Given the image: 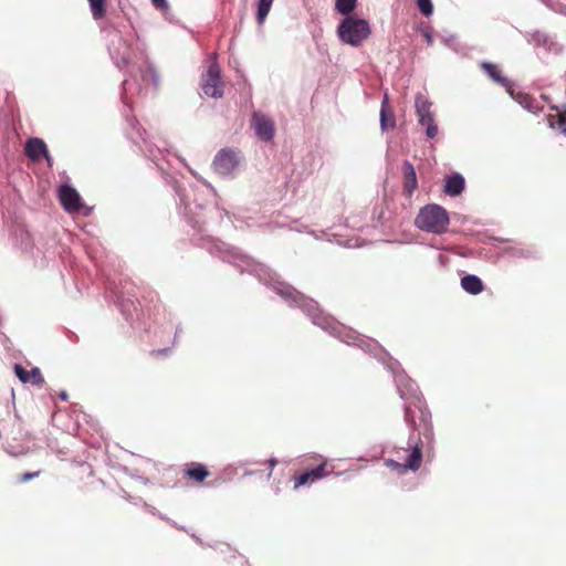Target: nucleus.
<instances>
[{"instance_id": "nucleus-1", "label": "nucleus", "mask_w": 566, "mask_h": 566, "mask_svg": "<svg viewBox=\"0 0 566 566\" xmlns=\"http://www.w3.org/2000/svg\"><path fill=\"white\" fill-rule=\"evenodd\" d=\"M449 223L450 218L447 210L436 203L422 207L415 219L418 229L434 234L447 232Z\"/></svg>"}, {"instance_id": "nucleus-2", "label": "nucleus", "mask_w": 566, "mask_h": 566, "mask_svg": "<svg viewBox=\"0 0 566 566\" xmlns=\"http://www.w3.org/2000/svg\"><path fill=\"white\" fill-rule=\"evenodd\" d=\"M337 33L343 42L357 46L370 35V28L366 20L348 17L338 25Z\"/></svg>"}, {"instance_id": "nucleus-3", "label": "nucleus", "mask_w": 566, "mask_h": 566, "mask_svg": "<svg viewBox=\"0 0 566 566\" xmlns=\"http://www.w3.org/2000/svg\"><path fill=\"white\" fill-rule=\"evenodd\" d=\"M202 90L206 95L218 98L223 95V82L220 76V67L212 63L202 78Z\"/></svg>"}, {"instance_id": "nucleus-4", "label": "nucleus", "mask_w": 566, "mask_h": 566, "mask_svg": "<svg viewBox=\"0 0 566 566\" xmlns=\"http://www.w3.org/2000/svg\"><path fill=\"white\" fill-rule=\"evenodd\" d=\"M251 126L260 140L271 142L273 139L275 133V124L265 114L254 112L252 115Z\"/></svg>"}, {"instance_id": "nucleus-5", "label": "nucleus", "mask_w": 566, "mask_h": 566, "mask_svg": "<svg viewBox=\"0 0 566 566\" xmlns=\"http://www.w3.org/2000/svg\"><path fill=\"white\" fill-rule=\"evenodd\" d=\"M327 468V461L322 460L321 463L313 469H308L306 471L301 472L300 474H295L292 478V481L294 483V489H298L304 485L312 484L324 476H326L328 473L326 472Z\"/></svg>"}, {"instance_id": "nucleus-6", "label": "nucleus", "mask_w": 566, "mask_h": 566, "mask_svg": "<svg viewBox=\"0 0 566 566\" xmlns=\"http://www.w3.org/2000/svg\"><path fill=\"white\" fill-rule=\"evenodd\" d=\"M59 199L63 209L70 213L77 212L83 207L82 198L78 192L69 185H62L59 188Z\"/></svg>"}, {"instance_id": "nucleus-7", "label": "nucleus", "mask_w": 566, "mask_h": 566, "mask_svg": "<svg viewBox=\"0 0 566 566\" xmlns=\"http://www.w3.org/2000/svg\"><path fill=\"white\" fill-rule=\"evenodd\" d=\"M238 153L232 149H221L214 157L212 166L221 175L230 174L238 166Z\"/></svg>"}, {"instance_id": "nucleus-8", "label": "nucleus", "mask_w": 566, "mask_h": 566, "mask_svg": "<svg viewBox=\"0 0 566 566\" xmlns=\"http://www.w3.org/2000/svg\"><path fill=\"white\" fill-rule=\"evenodd\" d=\"M421 461H422L421 447L419 444H416L412 448V450H411L410 454L408 455V459L406 460L405 463H399V462L390 460V461H388V465L397 469L398 472L403 473L407 470L417 471L421 465Z\"/></svg>"}, {"instance_id": "nucleus-9", "label": "nucleus", "mask_w": 566, "mask_h": 566, "mask_svg": "<svg viewBox=\"0 0 566 566\" xmlns=\"http://www.w3.org/2000/svg\"><path fill=\"white\" fill-rule=\"evenodd\" d=\"M25 155L33 161L45 157L49 166L52 165V158L49 155L45 143L36 137L30 138L25 144Z\"/></svg>"}, {"instance_id": "nucleus-10", "label": "nucleus", "mask_w": 566, "mask_h": 566, "mask_svg": "<svg viewBox=\"0 0 566 566\" xmlns=\"http://www.w3.org/2000/svg\"><path fill=\"white\" fill-rule=\"evenodd\" d=\"M14 374L23 384H32L42 387L45 382L44 377L38 367H33L31 370H27L22 365L15 364Z\"/></svg>"}, {"instance_id": "nucleus-11", "label": "nucleus", "mask_w": 566, "mask_h": 566, "mask_svg": "<svg viewBox=\"0 0 566 566\" xmlns=\"http://www.w3.org/2000/svg\"><path fill=\"white\" fill-rule=\"evenodd\" d=\"M209 476L210 471L202 463L190 462L184 467V478L197 484L202 483Z\"/></svg>"}, {"instance_id": "nucleus-12", "label": "nucleus", "mask_w": 566, "mask_h": 566, "mask_svg": "<svg viewBox=\"0 0 566 566\" xmlns=\"http://www.w3.org/2000/svg\"><path fill=\"white\" fill-rule=\"evenodd\" d=\"M403 172V192L406 196L411 197L418 187L417 174L413 165L405 161L402 165Z\"/></svg>"}, {"instance_id": "nucleus-13", "label": "nucleus", "mask_w": 566, "mask_h": 566, "mask_svg": "<svg viewBox=\"0 0 566 566\" xmlns=\"http://www.w3.org/2000/svg\"><path fill=\"white\" fill-rule=\"evenodd\" d=\"M510 95L525 109L533 114H538L543 111V106L536 101L535 97L531 96L526 93H514V91L509 90Z\"/></svg>"}, {"instance_id": "nucleus-14", "label": "nucleus", "mask_w": 566, "mask_h": 566, "mask_svg": "<svg viewBox=\"0 0 566 566\" xmlns=\"http://www.w3.org/2000/svg\"><path fill=\"white\" fill-rule=\"evenodd\" d=\"M380 126L382 130L394 129L396 126L395 115L389 106L388 96L385 95L380 108Z\"/></svg>"}, {"instance_id": "nucleus-15", "label": "nucleus", "mask_w": 566, "mask_h": 566, "mask_svg": "<svg viewBox=\"0 0 566 566\" xmlns=\"http://www.w3.org/2000/svg\"><path fill=\"white\" fill-rule=\"evenodd\" d=\"M481 69L490 76L494 82L497 84L504 86L509 90H511V82L502 75L501 70L497 65L491 63V62H483L481 64Z\"/></svg>"}, {"instance_id": "nucleus-16", "label": "nucleus", "mask_w": 566, "mask_h": 566, "mask_svg": "<svg viewBox=\"0 0 566 566\" xmlns=\"http://www.w3.org/2000/svg\"><path fill=\"white\" fill-rule=\"evenodd\" d=\"M464 189V178L460 174H453L446 179L444 192L449 196H459Z\"/></svg>"}, {"instance_id": "nucleus-17", "label": "nucleus", "mask_w": 566, "mask_h": 566, "mask_svg": "<svg viewBox=\"0 0 566 566\" xmlns=\"http://www.w3.org/2000/svg\"><path fill=\"white\" fill-rule=\"evenodd\" d=\"M462 289L472 295H476L484 290V284L481 279L473 274H468L461 279Z\"/></svg>"}, {"instance_id": "nucleus-18", "label": "nucleus", "mask_w": 566, "mask_h": 566, "mask_svg": "<svg viewBox=\"0 0 566 566\" xmlns=\"http://www.w3.org/2000/svg\"><path fill=\"white\" fill-rule=\"evenodd\" d=\"M415 106H416L417 115L419 117H423V116L432 114L430 111L431 103L421 94L416 96Z\"/></svg>"}, {"instance_id": "nucleus-19", "label": "nucleus", "mask_w": 566, "mask_h": 566, "mask_svg": "<svg viewBox=\"0 0 566 566\" xmlns=\"http://www.w3.org/2000/svg\"><path fill=\"white\" fill-rule=\"evenodd\" d=\"M93 18L99 20L106 13V0H88Z\"/></svg>"}, {"instance_id": "nucleus-20", "label": "nucleus", "mask_w": 566, "mask_h": 566, "mask_svg": "<svg viewBox=\"0 0 566 566\" xmlns=\"http://www.w3.org/2000/svg\"><path fill=\"white\" fill-rule=\"evenodd\" d=\"M273 0H260L258 4L256 21L262 24L270 12Z\"/></svg>"}, {"instance_id": "nucleus-21", "label": "nucleus", "mask_w": 566, "mask_h": 566, "mask_svg": "<svg viewBox=\"0 0 566 566\" xmlns=\"http://www.w3.org/2000/svg\"><path fill=\"white\" fill-rule=\"evenodd\" d=\"M549 124L560 133L566 134V113H558L549 116Z\"/></svg>"}, {"instance_id": "nucleus-22", "label": "nucleus", "mask_w": 566, "mask_h": 566, "mask_svg": "<svg viewBox=\"0 0 566 566\" xmlns=\"http://www.w3.org/2000/svg\"><path fill=\"white\" fill-rule=\"evenodd\" d=\"M336 10L342 14H349L356 7V0H336Z\"/></svg>"}, {"instance_id": "nucleus-23", "label": "nucleus", "mask_w": 566, "mask_h": 566, "mask_svg": "<svg viewBox=\"0 0 566 566\" xmlns=\"http://www.w3.org/2000/svg\"><path fill=\"white\" fill-rule=\"evenodd\" d=\"M280 294L283 297L290 298V300H292L295 303H298L301 300H303V295L300 292H297L295 289L290 287V286L284 287L283 290H281Z\"/></svg>"}, {"instance_id": "nucleus-24", "label": "nucleus", "mask_w": 566, "mask_h": 566, "mask_svg": "<svg viewBox=\"0 0 566 566\" xmlns=\"http://www.w3.org/2000/svg\"><path fill=\"white\" fill-rule=\"evenodd\" d=\"M418 8L424 15H430L433 11L431 0H418Z\"/></svg>"}, {"instance_id": "nucleus-25", "label": "nucleus", "mask_w": 566, "mask_h": 566, "mask_svg": "<svg viewBox=\"0 0 566 566\" xmlns=\"http://www.w3.org/2000/svg\"><path fill=\"white\" fill-rule=\"evenodd\" d=\"M426 135L428 138L433 139L438 135V126L436 124H430L426 128Z\"/></svg>"}, {"instance_id": "nucleus-26", "label": "nucleus", "mask_w": 566, "mask_h": 566, "mask_svg": "<svg viewBox=\"0 0 566 566\" xmlns=\"http://www.w3.org/2000/svg\"><path fill=\"white\" fill-rule=\"evenodd\" d=\"M419 123L422 126H426V128H427L430 124H434L433 115L430 114V115H427V116H423V117H419Z\"/></svg>"}, {"instance_id": "nucleus-27", "label": "nucleus", "mask_w": 566, "mask_h": 566, "mask_svg": "<svg viewBox=\"0 0 566 566\" xmlns=\"http://www.w3.org/2000/svg\"><path fill=\"white\" fill-rule=\"evenodd\" d=\"M40 474V471H36V472H32V473H24L20 476L19 481L24 483V482H28L36 476H39Z\"/></svg>"}, {"instance_id": "nucleus-28", "label": "nucleus", "mask_w": 566, "mask_h": 566, "mask_svg": "<svg viewBox=\"0 0 566 566\" xmlns=\"http://www.w3.org/2000/svg\"><path fill=\"white\" fill-rule=\"evenodd\" d=\"M153 1V4L157 8V9H167L168 8V3L166 0H151Z\"/></svg>"}, {"instance_id": "nucleus-29", "label": "nucleus", "mask_w": 566, "mask_h": 566, "mask_svg": "<svg viewBox=\"0 0 566 566\" xmlns=\"http://www.w3.org/2000/svg\"><path fill=\"white\" fill-rule=\"evenodd\" d=\"M277 464V460L272 458L269 460V467H270V472L268 474V476H271L272 475V471L274 469V467Z\"/></svg>"}, {"instance_id": "nucleus-30", "label": "nucleus", "mask_w": 566, "mask_h": 566, "mask_svg": "<svg viewBox=\"0 0 566 566\" xmlns=\"http://www.w3.org/2000/svg\"><path fill=\"white\" fill-rule=\"evenodd\" d=\"M59 398L62 400V401H66L69 399V394L66 391H61L59 392Z\"/></svg>"}, {"instance_id": "nucleus-31", "label": "nucleus", "mask_w": 566, "mask_h": 566, "mask_svg": "<svg viewBox=\"0 0 566 566\" xmlns=\"http://www.w3.org/2000/svg\"><path fill=\"white\" fill-rule=\"evenodd\" d=\"M406 420L410 422L409 408L406 409Z\"/></svg>"}]
</instances>
